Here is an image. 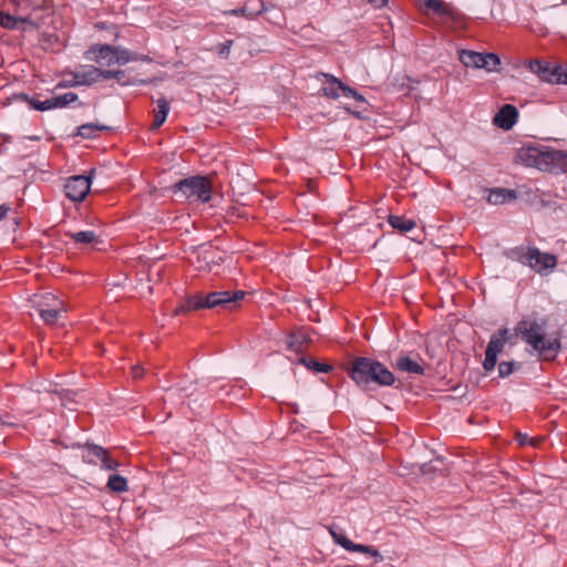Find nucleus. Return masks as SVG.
Wrapping results in <instances>:
<instances>
[{"label":"nucleus","mask_w":567,"mask_h":567,"mask_svg":"<svg viewBox=\"0 0 567 567\" xmlns=\"http://www.w3.org/2000/svg\"><path fill=\"white\" fill-rule=\"evenodd\" d=\"M514 162L551 174L567 171V153L545 145H524L516 151Z\"/></svg>","instance_id":"1"},{"label":"nucleus","mask_w":567,"mask_h":567,"mask_svg":"<svg viewBox=\"0 0 567 567\" xmlns=\"http://www.w3.org/2000/svg\"><path fill=\"white\" fill-rule=\"evenodd\" d=\"M546 319L527 317L517 323L515 332L544 359H554L560 349V342L558 338L546 334Z\"/></svg>","instance_id":"2"},{"label":"nucleus","mask_w":567,"mask_h":567,"mask_svg":"<svg viewBox=\"0 0 567 567\" xmlns=\"http://www.w3.org/2000/svg\"><path fill=\"white\" fill-rule=\"evenodd\" d=\"M351 378L360 386H365L370 382L389 386L392 385L395 380L389 369L382 363L369 358H357L354 360L351 368Z\"/></svg>","instance_id":"3"},{"label":"nucleus","mask_w":567,"mask_h":567,"mask_svg":"<svg viewBox=\"0 0 567 567\" xmlns=\"http://www.w3.org/2000/svg\"><path fill=\"white\" fill-rule=\"evenodd\" d=\"M245 296L246 292L243 290L214 291L206 296H197L187 299L184 305L175 310V313L179 315L190 310H197L200 308H215L219 306L227 309H233L237 306L238 301L245 298Z\"/></svg>","instance_id":"4"},{"label":"nucleus","mask_w":567,"mask_h":567,"mask_svg":"<svg viewBox=\"0 0 567 567\" xmlns=\"http://www.w3.org/2000/svg\"><path fill=\"white\" fill-rule=\"evenodd\" d=\"M512 259L529 267L540 276H548L557 266V257L549 252H544L537 247H516L511 251Z\"/></svg>","instance_id":"5"},{"label":"nucleus","mask_w":567,"mask_h":567,"mask_svg":"<svg viewBox=\"0 0 567 567\" xmlns=\"http://www.w3.org/2000/svg\"><path fill=\"white\" fill-rule=\"evenodd\" d=\"M177 200L208 203L212 198V184L208 178L200 175L178 181L172 186Z\"/></svg>","instance_id":"6"},{"label":"nucleus","mask_w":567,"mask_h":567,"mask_svg":"<svg viewBox=\"0 0 567 567\" xmlns=\"http://www.w3.org/2000/svg\"><path fill=\"white\" fill-rule=\"evenodd\" d=\"M458 58L464 66L484 69L487 72L497 71L501 64V60L495 53H480L475 51L461 50L458 52Z\"/></svg>","instance_id":"7"},{"label":"nucleus","mask_w":567,"mask_h":567,"mask_svg":"<svg viewBox=\"0 0 567 567\" xmlns=\"http://www.w3.org/2000/svg\"><path fill=\"white\" fill-rule=\"evenodd\" d=\"M189 262L200 271H212L223 260L221 252L212 245H202L188 257Z\"/></svg>","instance_id":"8"},{"label":"nucleus","mask_w":567,"mask_h":567,"mask_svg":"<svg viewBox=\"0 0 567 567\" xmlns=\"http://www.w3.org/2000/svg\"><path fill=\"white\" fill-rule=\"evenodd\" d=\"M93 173L94 169L90 172L89 176L74 175L66 178L64 183L65 196L72 202H82L91 189Z\"/></svg>","instance_id":"9"},{"label":"nucleus","mask_w":567,"mask_h":567,"mask_svg":"<svg viewBox=\"0 0 567 567\" xmlns=\"http://www.w3.org/2000/svg\"><path fill=\"white\" fill-rule=\"evenodd\" d=\"M509 340V330L507 328L499 329L496 334H493L486 351L485 359L483 361V368L486 371H492L497 362V354L501 353Z\"/></svg>","instance_id":"10"},{"label":"nucleus","mask_w":567,"mask_h":567,"mask_svg":"<svg viewBox=\"0 0 567 567\" xmlns=\"http://www.w3.org/2000/svg\"><path fill=\"white\" fill-rule=\"evenodd\" d=\"M87 453L83 455V461L89 464H96V460L101 462V466L107 471H114L120 463L110 457L107 450L100 445L86 444Z\"/></svg>","instance_id":"11"},{"label":"nucleus","mask_w":567,"mask_h":567,"mask_svg":"<svg viewBox=\"0 0 567 567\" xmlns=\"http://www.w3.org/2000/svg\"><path fill=\"white\" fill-rule=\"evenodd\" d=\"M45 298L53 301V307L45 308L44 305H38V312L47 324H54L60 318L61 313L66 312V308L62 300L58 299L51 293H47Z\"/></svg>","instance_id":"12"},{"label":"nucleus","mask_w":567,"mask_h":567,"mask_svg":"<svg viewBox=\"0 0 567 567\" xmlns=\"http://www.w3.org/2000/svg\"><path fill=\"white\" fill-rule=\"evenodd\" d=\"M518 111L511 104H504L493 118V124L502 130L509 131L517 122Z\"/></svg>","instance_id":"13"},{"label":"nucleus","mask_w":567,"mask_h":567,"mask_svg":"<svg viewBox=\"0 0 567 567\" xmlns=\"http://www.w3.org/2000/svg\"><path fill=\"white\" fill-rule=\"evenodd\" d=\"M70 75L75 79V84L79 86H90L99 82L97 68L94 65L83 66L80 70L71 72Z\"/></svg>","instance_id":"14"},{"label":"nucleus","mask_w":567,"mask_h":567,"mask_svg":"<svg viewBox=\"0 0 567 567\" xmlns=\"http://www.w3.org/2000/svg\"><path fill=\"white\" fill-rule=\"evenodd\" d=\"M87 53L94 54V61L96 63H102L107 66H111L114 64L113 47L110 44H95L90 48Z\"/></svg>","instance_id":"15"},{"label":"nucleus","mask_w":567,"mask_h":567,"mask_svg":"<svg viewBox=\"0 0 567 567\" xmlns=\"http://www.w3.org/2000/svg\"><path fill=\"white\" fill-rule=\"evenodd\" d=\"M558 68H551L549 63H544L538 60L529 62V70L539 75L544 81L555 82Z\"/></svg>","instance_id":"16"},{"label":"nucleus","mask_w":567,"mask_h":567,"mask_svg":"<svg viewBox=\"0 0 567 567\" xmlns=\"http://www.w3.org/2000/svg\"><path fill=\"white\" fill-rule=\"evenodd\" d=\"M516 192L506 188H493L489 190L487 202L492 205H503L516 199Z\"/></svg>","instance_id":"17"},{"label":"nucleus","mask_w":567,"mask_h":567,"mask_svg":"<svg viewBox=\"0 0 567 567\" xmlns=\"http://www.w3.org/2000/svg\"><path fill=\"white\" fill-rule=\"evenodd\" d=\"M395 368L400 371L412 373V374H423L424 373L423 367L409 357H399L395 360Z\"/></svg>","instance_id":"18"},{"label":"nucleus","mask_w":567,"mask_h":567,"mask_svg":"<svg viewBox=\"0 0 567 567\" xmlns=\"http://www.w3.org/2000/svg\"><path fill=\"white\" fill-rule=\"evenodd\" d=\"M157 110L154 114V122L152 124V130L159 128L164 122L166 121L167 114L171 110L168 102L166 99L162 97L156 101Z\"/></svg>","instance_id":"19"},{"label":"nucleus","mask_w":567,"mask_h":567,"mask_svg":"<svg viewBox=\"0 0 567 567\" xmlns=\"http://www.w3.org/2000/svg\"><path fill=\"white\" fill-rule=\"evenodd\" d=\"M266 10H267V8H266L265 3L261 0H258V8H250L249 6L246 4L241 8L226 11L225 13L234 14V16H244L248 19H254L255 17H257L258 14L262 13Z\"/></svg>","instance_id":"20"},{"label":"nucleus","mask_w":567,"mask_h":567,"mask_svg":"<svg viewBox=\"0 0 567 567\" xmlns=\"http://www.w3.org/2000/svg\"><path fill=\"white\" fill-rule=\"evenodd\" d=\"M389 224L401 233L411 231L415 227V221L403 216L390 215Z\"/></svg>","instance_id":"21"},{"label":"nucleus","mask_w":567,"mask_h":567,"mask_svg":"<svg viewBox=\"0 0 567 567\" xmlns=\"http://www.w3.org/2000/svg\"><path fill=\"white\" fill-rule=\"evenodd\" d=\"M27 22L24 18H18L7 12L0 11V25L6 29H18L21 23Z\"/></svg>","instance_id":"22"},{"label":"nucleus","mask_w":567,"mask_h":567,"mask_svg":"<svg viewBox=\"0 0 567 567\" xmlns=\"http://www.w3.org/2000/svg\"><path fill=\"white\" fill-rule=\"evenodd\" d=\"M113 61L117 64H126L131 61L137 60V56L132 54L128 50L121 47H113Z\"/></svg>","instance_id":"23"},{"label":"nucleus","mask_w":567,"mask_h":567,"mask_svg":"<svg viewBox=\"0 0 567 567\" xmlns=\"http://www.w3.org/2000/svg\"><path fill=\"white\" fill-rule=\"evenodd\" d=\"M308 341V337L305 332H292L288 337L287 346L292 351H300L303 343Z\"/></svg>","instance_id":"24"},{"label":"nucleus","mask_w":567,"mask_h":567,"mask_svg":"<svg viewBox=\"0 0 567 567\" xmlns=\"http://www.w3.org/2000/svg\"><path fill=\"white\" fill-rule=\"evenodd\" d=\"M107 126L104 125H97L93 123H86L78 127V135L84 137V138H93L96 135L97 131H104L107 130Z\"/></svg>","instance_id":"25"},{"label":"nucleus","mask_w":567,"mask_h":567,"mask_svg":"<svg viewBox=\"0 0 567 567\" xmlns=\"http://www.w3.org/2000/svg\"><path fill=\"white\" fill-rule=\"evenodd\" d=\"M79 96L76 93L68 92L62 95L52 96V105L54 109H63L70 105L71 103L78 101Z\"/></svg>","instance_id":"26"},{"label":"nucleus","mask_w":567,"mask_h":567,"mask_svg":"<svg viewBox=\"0 0 567 567\" xmlns=\"http://www.w3.org/2000/svg\"><path fill=\"white\" fill-rule=\"evenodd\" d=\"M107 487L117 493L127 491V481L118 474H112L107 481Z\"/></svg>","instance_id":"27"},{"label":"nucleus","mask_w":567,"mask_h":567,"mask_svg":"<svg viewBox=\"0 0 567 567\" xmlns=\"http://www.w3.org/2000/svg\"><path fill=\"white\" fill-rule=\"evenodd\" d=\"M299 363L303 364L307 369H309L313 372H317V373H320V372L327 373L332 369V367L329 364L320 363L313 359H307L305 357H301L299 359Z\"/></svg>","instance_id":"28"},{"label":"nucleus","mask_w":567,"mask_h":567,"mask_svg":"<svg viewBox=\"0 0 567 567\" xmlns=\"http://www.w3.org/2000/svg\"><path fill=\"white\" fill-rule=\"evenodd\" d=\"M69 236L76 243L82 245L92 244L96 239V235L92 230H82L76 233H70Z\"/></svg>","instance_id":"29"},{"label":"nucleus","mask_w":567,"mask_h":567,"mask_svg":"<svg viewBox=\"0 0 567 567\" xmlns=\"http://www.w3.org/2000/svg\"><path fill=\"white\" fill-rule=\"evenodd\" d=\"M349 551H359V553H364V554H370L374 557H379L380 560L382 559V556L380 555V553L372 546H367V545H361V544H355L352 542V545L350 546V550Z\"/></svg>","instance_id":"30"},{"label":"nucleus","mask_w":567,"mask_h":567,"mask_svg":"<svg viewBox=\"0 0 567 567\" xmlns=\"http://www.w3.org/2000/svg\"><path fill=\"white\" fill-rule=\"evenodd\" d=\"M324 78H329L330 81L333 83V84H338V87L340 89L342 95L344 97H352V95L355 94V91L353 89H351L350 86L343 84L340 80H338L337 78H334L333 75H330V74H323Z\"/></svg>","instance_id":"31"},{"label":"nucleus","mask_w":567,"mask_h":567,"mask_svg":"<svg viewBox=\"0 0 567 567\" xmlns=\"http://www.w3.org/2000/svg\"><path fill=\"white\" fill-rule=\"evenodd\" d=\"M326 79H327L328 85L322 87L323 94L331 99H338L340 96V93H339L340 89L338 87V84H333L329 78H326Z\"/></svg>","instance_id":"32"},{"label":"nucleus","mask_w":567,"mask_h":567,"mask_svg":"<svg viewBox=\"0 0 567 567\" xmlns=\"http://www.w3.org/2000/svg\"><path fill=\"white\" fill-rule=\"evenodd\" d=\"M53 101H52V97H49L44 101H39V100H31L30 101V104L31 106L37 110V111H48V110H53L54 106L52 105Z\"/></svg>","instance_id":"33"},{"label":"nucleus","mask_w":567,"mask_h":567,"mask_svg":"<svg viewBox=\"0 0 567 567\" xmlns=\"http://www.w3.org/2000/svg\"><path fill=\"white\" fill-rule=\"evenodd\" d=\"M330 534L338 545L343 547L346 550H350V546L352 545V540H350L347 536L343 534L336 533L334 530H330Z\"/></svg>","instance_id":"34"},{"label":"nucleus","mask_w":567,"mask_h":567,"mask_svg":"<svg viewBox=\"0 0 567 567\" xmlns=\"http://www.w3.org/2000/svg\"><path fill=\"white\" fill-rule=\"evenodd\" d=\"M116 73H120L118 75L114 76V79L121 84V85H135V84H144L146 81L144 80H126L125 71L123 70H116Z\"/></svg>","instance_id":"35"},{"label":"nucleus","mask_w":567,"mask_h":567,"mask_svg":"<svg viewBox=\"0 0 567 567\" xmlns=\"http://www.w3.org/2000/svg\"><path fill=\"white\" fill-rule=\"evenodd\" d=\"M516 363L514 361H503L498 364V373L502 378L511 375L515 370Z\"/></svg>","instance_id":"36"},{"label":"nucleus","mask_w":567,"mask_h":567,"mask_svg":"<svg viewBox=\"0 0 567 567\" xmlns=\"http://www.w3.org/2000/svg\"><path fill=\"white\" fill-rule=\"evenodd\" d=\"M426 8L437 13H444V3L441 0H424Z\"/></svg>","instance_id":"37"},{"label":"nucleus","mask_w":567,"mask_h":567,"mask_svg":"<svg viewBox=\"0 0 567 567\" xmlns=\"http://www.w3.org/2000/svg\"><path fill=\"white\" fill-rule=\"evenodd\" d=\"M97 73H99V81L114 79V76L120 74V73H116V70H101L99 68H97Z\"/></svg>","instance_id":"38"},{"label":"nucleus","mask_w":567,"mask_h":567,"mask_svg":"<svg viewBox=\"0 0 567 567\" xmlns=\"http://www.w3.org/2000/svg\"><path fill=\"white\" fill-rule=\"evenodd\" d=\"M50 392H53L54 394L59 395L60 400H61V404L64 406V408H68L70 410H73V408L70 405V400L68 399V402L65 401L66 396H68V392H64V391H58V390H50Z\"/></svg>","instance_id":"39"},{"label":"nucleus","mask_w":567,"mask_h":567,"mask_svg":"<svg viewBox=\"0 0 567 567\" xmlns=\"http://www.w3.org/2000/svg\"><path fill=\"white\" fill-rule=\"evenodd\" d=\"M231 44H233V41L231 40H228L226 41L225 43H223L220 45V49L218 51V54L223 58H226L228 56L229 52H230V48H231Z\"/></svg>","instance_id":"40"},{"label":"nucleus","mask_w":567,"mask_h":567,"mask_svg":"<svg viewBox=\"0 0 567 567\" xmlns=\"http://www.w3.org/2000/svg\"><path fill=\"white\" fill-rule=\"evenodd\" d=\"M555 82L563 83V84L567 85V72L563 71L560 68H558Z\"/></svg>","instance_id":"41"},{"label":"nucleus","mask_w":567,"mask_h":567,"mask_svg":"<svg viewBox=\"0 0 567 567\" xmlns=\"http://www.w3.org/2000/svg\"><path fill=\"white\" fill-rule=\"evenodd\" d=\"M75 86H79L78 84H75V79L72 78L71 80H64V81H61L60 83L56 84V89H60V87H75Z\"/></svg>","instance_id":"42"},{"label":"nucleus","mask_w":567,"mask_h":567,"mask_svg":"<svg viewBox=\"0 0 567 567\" xmlns=\"http://www.w3.org/2000/svg\"><path fill=\"white\" fill-rule=\"evenodd\" d=\"M144 370L142 367L135 365L132 368V375L134 379H140L143 377Z\"/></svg>","instance_id":"43"},{"label":"nucleus","mask_w":567,"mask_h":567,"mask_svg":"<svg viewBox=\"0 0 567 567\" xmlns=\"http://www.w3.org/2000/svg\"><path fill=\"white\" fill-rule=\"evenodd\" d=\"M516 440L519 445H527L529 442V436L527 434L518 433Z\"/></svg>","instance_id":"44"},{"label":"nucleus","mask_w":567,"mask_h":567,"mask_svg":"<svg viewBox=\"0 0 567 567\" xmlns=\"http://www.w3.org/2000/svg\"><path fill=\"white\" fill-rule=\"evenodd\" d=\"M369 2L375 8H382L386 6L388 0H369Z\"/></svg>","instance_id":"45"},{"label":"nucleus","mask_w":567,"mask_h":567,"mask_svg":"<svg viewBox=\"0 0 567 567\" xmlns=\"http://www.w3.org/2000/svg\"><path fill=\"white\" fill-rule=\"evenodd\" d=\"M38 305H44L45 308H52L53 301L48 300L45 296L42 297V300Z\"/></svg>","instance_id":"46"},{"label":"nucleus","mask_w":567,"mask_h":567,"mask_svg":"<svg viewBox=\"0 0 567 567\" xmlns=\"http://www.w3.org/2000/svg\"><path fill=\"white\" fill-rule=\"evenodd\" d=\"M8 210H9V207H7L6 205H0V220L2 218H4V216L8 213Z\"/></svg>","instance_id":"47"},{"label":"nucleus","mask_w":567,"mask_h":567,"mask_svg":"<svg viewBox=\"0 0 567 567\" xmlns=\"http://www.w3.org/2000/svg\"><path fill=\"white\" fill-rule=\"evenodd\" d=\"M0 426H13V423L6 421L2 415H0Z\"/></svg>","instance_id":"48"},{"label":"nucleus","mask_w":567,"mask_h":567,"mask_svg":"<svg viewBox=\"0 0 567 567\" xmlns=\"http://www.w3.org/2000/svg\"><path fill=\"white\" fill-rule=\"evenodd\" d=\"M351 99H354L358 102H364V97L360 93H358L357 91H355V94L352 95Z\"/></svg>","instance_id":"49"},{"label":"nucleus","mask_w":567,"mask_h":567,"mask_svg":"<svg viewBox=\"0 0 567 567\" xmlns=\"http://www.w3.org/2000/svg\"><path fill=\"white\" fill-rule=\"evenodd\" d=\"M537 443H538V440L529 437V442H528L529 445L535 446Z\"/></svg>","instance_id":"50"}]
</instances>
